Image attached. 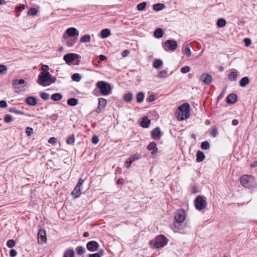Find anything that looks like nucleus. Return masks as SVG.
Here are the masks:
<instances>
[{
    "label": "nucleus",
    "instance_id": "1",
    "mask_svg": "<svg viewBox=\"0 0 257 257\" xmlns=\"http://www.w3.org/2000/svg\"><path fill=\"white\" fill-rule=\"evenodd\" d=\"M56 81V78L53 77L49 72H41L38 76L37 82L43 86H49L54 83Z\"/></svg>",
    "mask_w": 257,
    "mask_h": 257
},
{
    "label": "nucleus",
    "instance_id": "2",
    "mask_svg": "<svg viewBox=\"0 0 257 257\" xmlns=\"http://www.w3.org/2000/svg\"><path fill=\"white\" fill-rule=\"evenodd\" d=\"M178 109L180 111L178 115L179 120H182L190 116V105L188 103H184L179 106Z\"/></svg>",
    "mask_w": 257,
    "mask_h": 257
},
{
    "label": "nucleus",
    "instance_id": "3",
    "mask_svg": "<svg viewBox=\"0 0 257 257\" xmlns=\"http://www.w3.org/2000/svg\"><path fill=\"white\" fill-rule=\"evenodd\" d=\"M168 239L163 235L157 236L155 240H151L150 244L152 245L155 248H162L167 245Z\"/></svg>",
    "mask_w": 257,
    "mask_h": 257
},
{
    "label": "nucleus",
    "instance_id": "4",
    "mask_svg": "<svg viewBox=\"0 0 257 257\" xmlns=\"http://www.w3.org/2000/svg\"><path fill=\"white\" fill-rule=\"evenodd\" d=\"M96 86L99 89L100 93L102 95H107L111 92V88L108 82L99 81L96 83Z\"/></svg>",
    "mask_w": 257,
    "mask_h": 257
},
{
    "label": "nucleus",
    "instance_id": "5",
    "mask_svg": "<svg viewBox=\"0 0 257 257\" xmlns=\"http://www.w3.org/2000/svg\"><path fill=\"white\" fill-rule=\"evenodd\" d=\"M13 85L15 91L20 93L25 90L27 88V82L23 79H15L13 80Z\"/></svg>",
    "mask_w": 257,
    "mask_h": 257
},
{
    "label": "nucleus",
    "instance_id": "6",
    "mask_svg": "<svg viewBox=\"0 0 257 257\" xmlns=\"http://www.w3.org/2000/svg\"><path fill=\"white\" fill-rule=\"evenodd\" d=\"M240 183L245 187H252L254 183V177L252 175H243L240 178Z\"/></svg>",
    "mask_w": 257,
    "mask_h": 257
},
{
    "label": "nucleus",
    "instance_id": "7",
    "mask_svg": "<svg viewBox=\"0 0 257 257\" xmlns=\"http://www.w3.org/2000/svg\"><path fill=\"white\" fill-rule=\"evenodd\" d=\"M196 208L198 210L204 209L207 206L206 200L202 196H198L194 200Z\"/></svg>",
    "mask_w": 257,
    "mask_h": 257
},
{
    "label": "nucleus",
    "instance_id": "8",
    "mask_svg": "<svg viewBox=\"0 0 257 257\" xmlns=\"http://www.w3.org/2000/svg\"><path fill=\"white\" fill-rule=\"evenodd\" d=\"M84 182V179H80L79 180L77 184L71 193L72 195L74 197V198H76L80 196L81 194L80 187Z\"/></svg>",
    "mask_w": 257,
    "mask_h": 257
},
{
    "label": "nucleus",
    "instance_id": "9",
    "mask_svg": "<svg viewBox=\"0 0 257 257\" xmlns=\"http://www.w3.org/2000/svg\"><path fill=\"white\" fill-rule=\"evenodd\" d=\"M79 36V32L74 27H71L66 30L65 33L63 35V38L64 39H66L67 37H74V36Z\"/></svg>",
    "mask_w": 257,
    "mask_h": 257
},
{
    "label": "nucleus",
    "instance_id": "10",
    "mask_svg": "<svg viewBox=\"0 0 257 257\" xmlns=\"http://www.w3.org/2000/svg\"><path fill=\"white\" fill-rule=\"evenodd\" d=\"M185 212L183 209H181L177 210L175 215V219L177 222H183L185 219Z\"/></svg>",
    "mask_w": 257,
    "mask_h": 257
},
{
    "label": "nucleus",
    "instance_id": "11",
    "mask_svg": "<svg viewBox=\"0 0 257 257\" xmlns=\"http://www.w3.org/2000/svg\"><path fill=\"white\" fill-rule=\"evenodd\" d=\"M78 58V55L75 53H68L64 55V60L67 64H70L75 59Z\"/></svg>",
    "mask_w": 257,
    "mask_h": 257
},
{
    "label": "nucleus",
    "instance_id": "12",
    "mask_svg": "<svg viewBox=\"0 0 257 257\" xmlns=\"http://www.w3.org/2000/svg\"><path fill=\"white\" fill-rule=\"evenodd\" d=\"M106 100L104 98H99L98 99V105L96 109L97 113L101 112L106 105Z\"/></svg>",
    "mask_w": 257,
    "mask_h": 257
},
{
    "label": "nucleus",
    "instance_id": "13",
    "mask_svg": "<svg viewBox=\"0 0 257 257\" xmlns=\"http://www.w3.org/2000/svg\"><path fill=\"white\" fill-rule=\"evenodd\" d=\"M165 46L168 48V50L174 51L177 47V43L174 40H168L165 42Z\"/></svg>",
    "mask_w": 257,
    "mask_h": 257
},
{
    "label": "nucleus",
    "instance_id": "14",
    "mask_svg": "<svg viewBox=\"0 0 257 257\" xmlns=\"http://www.w3.org/2000/svg\"><path fill=\"white\" fill-rule=\"evenodd\" d=\"M98 243L95 241H90L87 242L86 247L90 251H96L98 247Z\"/></svg>",
    "mask_w": 257,
    "mask_h": 257
},
{
    "label": "nucleus",
    "instance_id": "15",
    "mask_svg": "<svg viewBox=\"0 0 257 257\" xmlns=\"http://www.w3.org/2000/svg\"><path fill=\"white\" fill-rule=\"evenodd\" d=\"M46 241V232L44 229H40L38 233V241L40 243H43Z\"/></svg>",
    "mask_w": 257,
    "mask_h": 257
},
{
    "label": "nucleus",
    "instance_id": "16",
    "mask_svg": "<svg viewBox=\"0 0 257 257\" xmlns=\"http://www.w3.org/2000/svg\"><path fill=\"white\" fill-rule=\"evenodd\" d=\"M200 79L206 85L209 84L212 80L211 76L209 74L205 73H204L201 75Z\"/></svg>",
    "mask_w": 257,
    "mask_h": 257
},
{
    "label": "nucleus",
    "instance_id": "17",
    "mask_svg": "<svg viewBox=\"0 0 257 257\" xmlns=\"http://www.w3.org/2000/svg\"><path fill=\"white\" fill-rule=\"evenodd\" d=\"M237 99V95L235 94L231 93L229 94L227 96L226 99V102L228 104H233L236 101Z\"/></svg>",
    "mask_w": 257,
    "mask_h": 257
},
{
    "label": "nucleus",
    "instance_id": "18",
    "mask_svg": "<svg viewBox=\"0 0 257 257\" xmlns=\"http://www.w3.org/2000/svg\"><path fill=\"white\" fill-rule=\"evenodd\" d=\"M152 136L154 139L155 140H159L161 136V131L159 127H156L152 132Z\"/></svg>",
    "mask_w": 257,
    "mask_h": 257
},
{
    "label": "nucleus",
    "instance_id": "19",
    "mask_svg": "<svg viewBox=\"0 0 257 257\" xmlns=\"http://www.w3.org/2000/svg\"><path fill=\"white\" fill-rule=\"evenodd\" d=\"M147 149L149 151H152L151 154L152 155L155 154L158 151L156 144L154 142H151V143L149 144L147 147Z\"/></svg>",
    "mask_w": 257,
    "mask_h": 257
},
{
    "label": "nucleus",
    "instance_id": "20",
    "mask_svg": "<svg viewBox=\"0 0 257 257\" xmlns=\"http://www.w3.org/2000/svg\"><path fill=\"white\" fill-rule=\"evenodd\" d=\"M238 76V72L236 70L232 71L228 75V78L230 81H236Z\"/></svg>",
    "mask_w": 257,
    "mask_h": 257
},
{
    "label": "nucleus",
    "instance_id": "21",
    "mask_svg": "<svg viewBox=\"0 0 257 257\" xmlns=\"http://www.w3.org/2000/svg\"><path fill=\"white\" fill-rule=\"evenodd\" d=\"M151 123L150 120L146 116L144 117L141 123V125L143 127H148Z\"/></svg>",
    "mask_w": 257,
    "mask_h": 257
},
{
    "label": "nucleus",
    "instance_id": "22",
    "mask_svg": "<svg viewBox=\"0 0 257 257\" xmlns=\"http://www.w3.org/2000/svg\"><path fill=\"white\" fill-rule=\"evenodd\" d=\"M75 252L73 249L69 248L65 250L63 257H74Z\"/></svg>",
    "mask_w": 257,
    "mask_h": 257
},
{
    "label": "nucleus",
    "instance_id": "23",
    "mask_svg": "<svg viewBox=\"0 0 257 257\" xmlns=\"http://www.w3.org/2000/svg\"><path fill=\"white\" fill-rule=\"evenodd\" d=\"M249 82V80L248 77H243L239 81V85L241 87H244Z\"/></svg>",
    "mask_w": 257,
    "mask_h": 257
},
{
    "label": "nucleus",
    "instance_id": "24",
    "mask_svg": "<svg viewBox=\"0 0 257 257\" xmlns=\"http://www.w3.org/2000/svg\"><path fill=\"white\" fill-rule=\"evenodd\" d=\"M110 35V31L108 29H104L101 31V37L102 38H107Z\"/></svg>",
    "mask_w": 257,
    "mask_h": 257
},
{
    "label": "nucleus",
    "instance_id": "25",
    "mask_svg": "<svg viewBox=\"0 0 257 257\" xmlns=\"http://www.w3.org/2000/svg\"><path fill=\"white\" fill-rule=\"evenodd\" d=\"M67 103L70 106H74L78 104V100L75 98H71L67 100Z\"/></svg>",
    "mask_w": 257,
    "mask_h": 257
},
{
    "label": "nucleus",
    "instance_id": "26",
    "mask_svg": "<svg viewBox=\"0 0 257 257\" xmlns=\"http://www.w3.org/2000/svg\"><path fill=\"white\" fill-rule=\"evenodd\" d=\"M133 98V94L132 92H128L123 95V99L126 102H131Z\"/></svg>",
    "mask_w": 257,
    "mask_h": 257
},
{
    "label": "nucleus",
    "instance_id": "27",
    "mask_svg": "<svg viewBox=\"0 0 257 257\" xmlns=\"http://www.w3.org/2000/svg\"><path fill=\"white\" fill-rule=\"evenodd\" d=\"M51 98L53 101H59L62 99V96L59 93H56L51 95Z\"/></svg>",
    "mask_w": 257,
    "mask_h": 257
},
{
    "label": "nucleus",
    "instance_id": "28",
    "mask_svg": "<svg viewBox=\"0 0 257 257\" xmlns=\"http://www.w3.org/2000/svg\"><path fill=\"white\" fill-rule=\"evenodd\" d=\"M196 157H197V158H196L197 162H200L204 160V159L205 158V155L202 152L198 151L197 153Z\"/></svg>",
    "mask_w": 257,
    "mask_h": 257
},
{
    "label": "nucleus",
    "instance_id": "29",
    "mask_svg": "<svg viewBox=\"0 0 257 257\" xmlns=\"http://www.w3.org/2000/svg\"><path fill=\"white\" fill-rule=\"evenodd\" d=\"M163 32L161 28L157 29L154 32V36L156 38H160L163 37Z\"/></svg>",
    "mask_w": 257,
    "mask_h": 257
},
{
    "label": "nucleus",
    "instance_id": "30",
    "mask_svg": "<svg viewBox=\"0 0 257 257\" xmlns=\"http://www.w3.org/2000/svg\"><path fill=\"white\" fill-rule=\"evenodd\" d=\"M142 157L141 154L136 153L132 155L128 159L133 163V162L140 159Z\"/></svg>",
    "mask_w": 257,
    "mask_h": 257
},
{
    "label": "nucleus",
    "instance_id": "31",
    "mask_svg": "<svg viewBox=\"0 0 257 257\" xmlns=\"http://www.w3.org/2000/svg\"><path fill=\"white\" fill-rule=\"evenodd\" d=\"M144 93L142 92L138 93L136 96V99L138 103H141L144 99Z\"/></svg>",
    "mask_w": 257,
    "mask_h": 257
},
{
    "label": "nucleus",
    "instance_id": "32",
    "mask_svg": "<svg viewBox=\"0 0 257 257\" xmlns=\"http://www.w3.org/2000/svg\"><path fill=\"white\" fill-rule=\"evenodd\" d=\"M165 8L163 4H156L153 5V9L156 11H159L163 10Z\"/></svg>",
    "mask_w": 257,
    "mask_h": 257
},
{
    "label": "nucleus",
    "instance_id": "33",
    "mask_svg": "<svg viewBox=\"0 0 257 257\" xmlns=\"http://www.w3.org/2000/svg\"><path fill=\"white\" fill-rule=\"evenodd\" d=\"M91 37L89 35H85L80 39V43H86L90 41Z\"/></svg>",
    "mask_w": 257,
    "mask_h": 257
},
{
    "label": "nucleus",
    "instance_id": "34",
    "mask_svg": "<svg viewBox=\"0 0 257 257\" xmlns=\"http://www.w3.org/2000/svg\"><path fill=\"white\" fill-rule=\"evenodd\" d=\"M76 250L77 254L78 255H82V254L85 253L86 251V249H85V247H84L82 246H77L76 247Z\"/></svg>",
    "mask_w": 257,
    "mask_h": 257
},
{
    "label": "nucleus",
    "instance_id": "35",
    "mask_svg": "<svg viewBox=\"0 0 257 257\" xmlns=\"http://www.w3.org/2000/svg\"><path fill=\"white\" fill-rule=\"evenodd\" d=\"M163 65V61L161 59H156L154 61L153 66L156 69L159 68Z\"/></svg>",
    "mask_w": 257,
    "mask_h": 257
},
{
    "label": "nucleus",
    "instance_id": "36",
    "mask_svg": "<svg viewBox=\"0 0 257 257\" xmlns=\"http://www.w3.org/2000/svg\"><path fill=\"white\" fill-rule=\"evenodd\" d=\"M226 21L224 19L220 18L218 19L217 22V25L218 27L220 28L224 27L226 25Z\"/></svg>",
    "mask_w": 257,
    "mask_h": 257
},
{
    "label": "nucleus",
    "instance_id": "37",
    "mask_svg": "<svg viewBox=\"0 0 257 257\" xmlns=\"http://www.w3.org/2000/svg\"><path fill=\"white\" fill-rule=\"evenodd\" d=\"M77 38L69 39L67 42V46L68 47H72L76 42Z\"/></svg>",
    "mask_w": 257,
    "mask_h": 257
},
{
    "label": "nucleus",
    "instance_id": "38",
    "mask_svg": "<svg viewBox=\"0 0 257 257\" xmlns=\"http://www.w3.org/2000/svg\"><path fill=\"white\" fill-rule=\"evenodd\" d=\"M75 142V137L74 135H72L69 137L66 140V143L68 145H72Z\"/></svg>",
    "mask_w": 257,
    "mask_h": 257
},
{
    "label": "nucleus",
    "instance_id": "39",
    "mask_svg": "<svg viewBox=\"0 0 257 257\" xmlns=\"http://www.w3.org/2000/svg\"><path fill=\"white\" fill-rule=\"evenodd\" d=\"M72 79L73 81L79 82L81 80V77L78 73H75L73 75H72Z\"/></svg>",
    "mask_w": 257,
    "mask_h": 257
},
{
    "label": "nucleus",
    "instance_id": "40",
    "mask_svg": "<svg viewBox=\"0 0 257 257\" xmlns=\"http://www.w3.org/2000/svg\"><path fill=\"white\" fill-rule=\"evenodd\" d=\"M167 71L164 70L160 71L157 76L158 78H165L167 76Z\"/></svg>",
    "mask_w": 257,
    "mask_h": 257
},
{
    "label": "nucleus",
    "instance_id": "41",
    "mask_svg": "<svg viewBox=\"0 0 257 257\" xmlns=\"http://www.w3.org/2000/svg\"><path fill=\"white\" fill-rule=\"evenodd\" d=\"M146 5L147 4L146 2H142V3L138 5L137 9L139 11H143L145 9Z\"/></svg>",
    "mask_w": 257,
    "mask_h": 257
},
{
    "label": "nucleus",
    "instance_id": "42",
    "mask_svg": "<svg viewBox=\"0 0 257 257\" xmlns=\"http://www.w3.org/2000/svg\"><path fill=\"white\" fill-rule=\"evenodd\" d=\"M16 242L14 239H10L7 242V245L8 247L12 248L15 245Z\"/></svg>",
    "mask_w": 257,
    "mask_h": 257
},
{
    "label": "nucleus",
    "instance_id": "43",
    "mask_svg": "<svg viewBox=\"0 0 257 257\" xmlns=\"http://www.w3.org/2000/svg\"><path fill=\"white\" fill-rule=\"evenodd\" d=\"M210 145L207 141L203 142L201 146V149L203 150H207L209 148Z\"/></svg>",
    "mask_w": 257,
    "mask_h": 257
},
{
    "label": "nucleus",
    "instance_id": "44",
    "mask_svg": "<svg viewBox=\"0 0 257 257\" xmlns=\"http://www.w3.org/2000/svg\"><path fill=\"white\" fill-rule=\"evenodd\" d=\"M7 72V67L4 65H0V73L6 74Z\"/></svg>",
    "mask_w": 257,
    "mask_h": 257
},
{
    "label": "nucleus",
    "instance_id": "45",
    "mask_svg": "<svg viewBox=\"0 0 257 257\" xmlns=\"http://www.w3.org/2000/svg\"><path fill=\"white\" fill-rule=\"evenodd\" d=\"M40 96L41 98L45 100H48L49 98V94L46 92H41L40 93Z\"/></svg>",
    "mask_w": 257,
    "mask_h": 257
},
{
    "label": "nucleus",
    "instance_id": "46",
    "mask_svg": "<svg viewBox=\"0 0 257 257\" xmlns=\"http://www.w3.org/2000/svg\"><path fill=\"white\" fill-rule=\"evenodd\" d=\"M180 71L182 73H187L190 71V68L189 66H184L181 68Z\"/></svg>",
    "mask_w": 257,
    "mask_h": 257
},
{
    "label": "nucleus",
    "instance_id": "47",
    "mask_svg": "<svg viewBox=\"0 0 257 257\" xmlns=\"http://www.w3.org/2000/svg\"><path fill=\"white\" fill-rule=\"evenodd\" d=\"M4 120L7 123L11 122L12 121V117L10 114H7Z\"/></svg>",
    "mask_w": 257,
    "mask_h": 257
},
{
    "label": "nucleus",
    "instance_id": "48",
    "mask_svg": "<svg viewBox=\"0 0 257 257\" xmlns=\"http://www.w3.org/2000/svg\"><path fill=\"white\" fill-rule=\"evenodd\" d=\"M185 51L186 55L188 57H190L191 55V52L188 45H186L185 47Z\"/></svg>",
    "mask_w": 257,
    "mask_h": 257
},
{
    "label": "nucleus",
    "instance_id": "49",
    "mask_svg": "<svg viewBox=\"0 0 257 257\" xmlns=\"http://www.w3.org/2000/svg\"><path fill=\"white\" fill-rule=\"evenodd\" d=\"M243 42L244 43V45L246 47L249 46L251 44V40L249 38H245L243 40Z\"/></svg>",
    "mask_w": 257,
    "mask_h": 257
},
{
    "label": "nucleus",
    "instance_id": "50",
    "mask_svg": "<svg viewBox=\"0 0 257 257\" xmlns=\"http://www.w3.org/2000/svg\"><path fill=\"white\" fill-rule=\"evenodd\" d=\"M17 255V251L16 249H12L10 250V255L11 257H15Z\"/></svg>",
    "mask_w": 257,
    "mask_h": 257
},
{
    "label": "nucleus",
    "instance_id": "51",
    "mask_svg": "<svg viewBox=\"0 0 257 257\" xmlns=\"http://www.w3.org/2000/svg\"><path fill=\"white\" fill-rule=\"evenodd\" d=\"M57 139L55 137H51L50 138L48 142L52 144H55L57 143Z\"/></svg>",
    "mask_w": 257,
    "mask_h": 257
},
{
    "label": "nucleus",
    "instance_id": "52",
    "mask_svg": "<svg viewBox=\"0 0 257 257\" xmlns=\"http://www.w3.org/2000/svg\"><path fill=\"white\" fill-rule=\"evenodd\" d=\"M99 142L98 137L96 136H94L92 138V142L94 144H97Z\"/></svg>",
    "mask_w": 257,
    "mask_h": 257
},
{
    "label": "nucleus",
    "instance_id": "53",
    "mask_svg": "<svg viewBox=\"0 0 257 257\" xmlns=\"http://www.w3.org/2000/svg\"><path fill=\"white\" fill-rule=\"evenodd\" d=\"M217 133H218L217 130L216 128H213L211 132V135L212 137H213L214 138H215L217 136Z\"/></svg>",
    "mask_w": 257,
    "mask_h": 257
},
{
    "label": "nucleus",
    "instance_id": "54",
    "mask_svg": "<svg viewBox=\"0 0 257 257\" xmlns=\"http://www.w3.org/2000/svg\"><path fill=\"white\" fill-rule=\"evenodd\" d=\"M41 70L43 71L42 72H48L49 66L46 65H43L41 66Z\"/></svg>",
    "mask_w": 257,
    "mask_h": 257
},
{
    "label": "nucleus",
    "instance_id": "55",
    "mask_svg": "<svg viewBox=\"0 0 257 257\" xmlns=\"http://www.w3.org/2000/svg\"><path fill=\"white\" fill-rule=\"evenodd\" d=\"M7 106V103L5 100L0 101V107L5 108Z\"/></svg>",
    "mask_w": 257,
    "mask_h": 257
},
{
    "label": "nucleus",
    "instance_id": "56",
    "mask_svg": "<svg viewBox=\"0 0 257 257\" xmlns=\"http://www.w3.org/2000/svg\"><path fill=\"white\" fill-rule=\"evenodd\" d=\"M132 163V161L127 159L125 162V166L127 168H129L131 167V164Z\"/></svg>",
    "mask_w": 257,
    "mask_h": 257
},
{
    "label": "nucleus",
    "instance_id": "57",
    "mask_svg": "<svg viewBox=\"0 0 257 257\" xmlns=\"http://www.w3.org/2000/svg\"><path fill=\"white\" fill-rule=\"evenodd\" d=\"M26 101L28 104L32 105V96H29V97H28L26 99Z\"/></svg>",
    "mask_w": 257,
    "mask_h": 257
},
{
    "label": "nucleus",
    "instance_id": "58",
    "mask_svg": "<svg viewBox=\"0 0 257 257\" xmlns=\"http://www.w3.org/2000/svg\"><path fill=\"white\" fill-rule=\"evenodd\" d=\"M32 133V128L30 127H27L26 134L28 136H30Z\"/></svg>",
    "mask_w": 257,
    "mask_h": 257
},
{
    "label": "nucleus",
    "instance_id": "59",
    "mask_svg": "<svg viewBox=\"0 0 257 257\" xmlns=\"http://www.w3.org/2000/svg\"><path fill=\"white\" fill-rule=\"evenodd\" d=\"M104 253V250L103 249H101L99 250L98 252L97 253L99 255V257H101V256L103 255Z\"/></svg>",
    "mask_w": 257,
    "mask_h": 257
},
{
    "label": "nucleus",
    "instance_id": "60",
    "mask_svg": "<svg viewBox=\"0 0 257 257\" xmlns=\"http://www.w3.org/2000/svg\"><path fill=\"white\" fill-rule=\"evenodd\" d=\"M25 5H22L19 7H18L17 8V10L18 11H21L22 10H24V9H25Z\"/></svg>",
    "mask_w": 257,
    "mask_h": 257
},
{
    "label": "nucleus",
    "instance_id": "61",
    "mask_svg": "<svg viewBox=\"0 0 257 257\" xmlns=\"http://www.w3.org/2000/svg\"><path fill=\"white\" fill-rule=\"evenodd\" d=\"M155 97L154 95H150L148 98V101L149 102H152V101L155 100Z\"/></svg>",
    "mask_w": 257,
    "mask_h": 257
},
{
    "label": "nucleus",
    "instance_id": "62",
    "mask_svg": "<svg viewBox=\"0 0 257 257\" xmlns=\"http://www.w3.org/2000/svg\"><path fill=\"white\" fill-rule=\"evenodd\" d=\"M129 53V51L128 50H124L122 53V55L123 57L126 56Z\"/></svg>",
    "mask_w": 257,
    "mask_h": 257
},
{
    "label": "nucleus",
    "instance_id": "63",
    "mask_svg": "<svg viewBox=\"0 0 257 257\" xmlns=\"http://www.w3.org/2000/svg\"><path fill=\"white\" fill-rule=\"evenodd\" d=\"M99 57V59L101 61H104L106 59V57L103 55H100Z\"/></svg>",
    "mask_w": 257,
    "mask_h": 257
},
{
    "label": "nucleus",
    "instance_id": "64",
    "mask_svg": "<svg viewBox=\"0 0 257 257\" xmlns=\"http://www.w3.org/2000/svg\"><path fill=\"white\" fill-rule=\"evenodd\" d=\"M89 257H99V256L97 253H95L93 254H90L89 255Z\"/></svg>",
    "mask_w": 257,
    "mask_h": 257
}]
</instances>
